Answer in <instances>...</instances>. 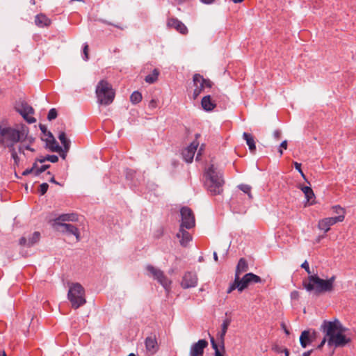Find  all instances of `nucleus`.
Instances as JSON below:
<instances>
[{
	"label": "nucleus",
	"instance_id": "obj_35",
	"mask_svg": "<svg viewBox=\"0 0 356 356\" xmlns=\"http://www.w3.org/2000/svg\"><path fill=\"white\" fill-rule=\"evenodd\" d=\"M40 238V233L39 232H35L32 236L29 238L27 247H31L36 243H38Z\"/></svg>",
	"mask_w": 356,
	"mask_h": 356
},
{
	"label": "nucleus",
	"instance_id": "obj_43",
	"mask_svg": "<svg viewBox=\"0 0 356 356\" xmlns=\"http://www.w3.org/2000/svg\"><path fill=\"white\" fill-rule=\"evenodd\" d=\"M83 59L88 60L89 58V48L88 44H85L83 48Z\"/></svg>",
	"mask_w": 356,
	"mask_h": 356
},
{
	"label": "nucleus",
	"instance_id": "obj_38",
	"mask_svg": "<svg viewBox=\"0 0 356 356\" xmlns=\"http://www.w3.org/2000/svg\"><path fill=\"white\" fill-rule=\"evenodd\" d=\"M210 341H211V346H212L213 349L215 350L214 356H224L223 354L222 353H220V351L218 348V346L216 343L214 338L211 336H210Z\"/></svg>",
	"mask_w": 356,
	"mask_h": 356
},
{
	"label": "nucleus",
	"instance_id": "obj_56",
	"mask_svg": "<svg viewBox=\"0 0 356 356\" xmlns=\"http://www.w3.org/2000/svg\"><path fill=\"white\" fill-rule=\"evenodd\" d=\"M282 327L284 331V332L286 334H289V330H288L286 325H285V323H282Z\"/></svg>",
	"mask_w": 356,
	"mask_h": 356
},
{
	"label": "nucleus",
	"instance_id": "obj_5",
	"mask_svg": "<svg viewBox=\"0 0 356 356\" xmlns=\"http://www.w3.org/2000/svg\"><path fill=\"white\" fill-rule=\"evenodd\" d=\"M95 92L97 102L104 106L111 104L113 102L115 95L111 84L106 80H101L97 83Z\"/></svg>",
	"mask_w": 356,
	"mask_h": 356
},
{
	"label": "nucleus",
	"instance_id": "obj_21",
	"mask_svg": "<svg viewBox=\"0 0 356 356\" xmlns=\"http://www.w3.org/2000/svg\"><path fill=\"white\" fill-rule=\"evenodd\" d=\"M186 228L179 227V232L177 234V237L180 238L179 243L181 246L186 247L188 243L192 240L191 234L185 230Z\"/></svg>",
	"mask_w": 356,
	"mask_h": 356
},
{
	"label": "nucleus",
	"instance_id": "obj_22",
	"mask_svg": "<svg viewBox=\"0 0 356 356\" xmlns=\"http://www.w3.org/2000/svg\"><path fill=\"white\" fill-rule=\"evenodd\" d=\"M48 137L50 139H46L47 147L53 152H60L62 151V147L59 146L51 132H48Z\"/></svg>",
	"mask_w": 356,
	"mask_h": 356
},
{
	"label": "nucleus",
	"instance_id": "obj_42",
	"mask_svg": "<svg viewBox=\"0 0 356 356\" xmlns=\"http://www.w3.org/2000/svg\"><path fill=\"white\" fill-rule=\"evenodd\" d=\"M50 168V165H43L40 168H38L37 170L34 171V175L35 176H38L42 172H44L46 170Z\"/></svg>",
	"mask_w": 356,
	"mask_h": 356
},
{
	"label": "nucleus",
	"instance_id": "obj_33",
	"mask_svg": "<svg viewBox=\"0 0 356 356\" xmlns=\"http://www.w3.org/2000/svg\"><path fill=\"white\" fill-rule=\"evenodd\" d=\"M46 161L51 163H56L58 161V157L56 155H47L46 156H40L36 159V162L44 163Z\"/></svg>",
	"mask_w": 356,
	"mask_h": 356
},
{
	"label": "nucleus",
	"instance_id": "obj_39",
	"mask_svg": "<svg viewBox=\"0 0 356 356\" xmlns=\"http://www.w3.org/2000/svg\"><path fill=\"white\" fill-rule=\"evenodd\" d=\"M58 113L56 108H51L47 115V119L49 120H54L57 118Z\"/></svg>",
	"mask_w": 356,
	"mask_h": 356
},
{
	"label": "nucleus",
	"instance_id": "obj_37",
	"mask_svg": "<svg viewBox=\"0 0 356 356\" xmlns=\"http://www.w3.org/2000/svg\"><path fill=\"white\" fill-rule=\"evenodd\" d=\"M238 187L244 193L248 195L249 200H252L253 198L252 195L251 193L252 188L250 186L247 184H241Z\"/></svg>",
	"mask_w": 356,
	"mask_h": 356
},
{
	"label": "nucleus",
	"instance_id": "obj_9",
	"mask_svg": "<svg viewBox=\"0 0 356 356\" xmlns=\"http://www.w3.org/2000/svg\"><path fill=\"white\" fill-rule=\"evenodd\" d=\"M181 224L180 227L190 229L195 226V218L192 209L188 207H183L180 209Z\"/></svg>",
	"mask_w": 356,
	"mask_h": 356
},
{
	"label": "nucleus",
	"instance_id": "obj_50",
	"mask_svg": "<svg viewBox=\"0 0 356 356\" xmlns=\"http://www.w3.org/2000/svg\"><path fill=\"white\" fill-rule=\"evenodd\" d=\"M149 106L152 108H155L157 106V102L156 99H152L149 103Z\"/></svg>",
	"mask_w": 356,
	"mask_h": 356
},
{
	"label": "nucleus",
	"instance_id": "obj_6",
	"mask_svg": "<svg viewBox=\"0 0 356 356\" xmlns=\"http://www.w3.org/2000/svg\"><path fill=\"white\" fill-rule=\"evenodd\" d=\"M67 298L71 302L72 308L75 309L86 304V292L81 284L72 283L70 286Z\"/></svg>",
	"mask_w": 356,
	"mask_h": 356
},
{
	"label": "nucleus",
	"instance_id": "obj_20",
	"mask_svg": "<svg viewBox=\"0 0 356 356\" xmlns=\"http://www.w3.org/2000/svg\"><path fill=\"white\" fill-rule=\"evenodd\" d=\"M339 220L340 218L335 219L333 217L323 218L318 222V228L326 233L330 230V227L339 222Z\"/></svg>",
	"mask_w": 356,
	"mask_h": 356
},
{
	"label": "nucleus",
	"instance_id": "obj_51",
	"mask_svg": "<svg viewBox=\"0 0 356 356\" xmlns=\"http://www.w3.org/2000/svg\"><path fill=\"white\" fill-rule=\"evenodd\" d=\"M28 241H27V239H26L25 237H22V238L19 239V244H20L21 245L27 246Z\"/></svg>",
	"mask_w": 356,
	"mask_h": 356
},
{
	"label": "nucleus",
	"instance_id": "obj_64",
	"mask_svg": "<svg viewBox=\"0 0 356 356\" xmlns=\"http://www.w3.org/2000/svg\"><path fill=\"white\" fill-rule=\"evenodd\" d=\"M0 356H7V355H6V353L4 351H3L1 353V354H0Z\"/></svg>",
	"mask_w": 356,
	"mask_h": 356
},
{
	"label": "nucleus",
	"instance_id": "obj_19",
	"mask_svg": "<svg viewBox=\"0 0 356 356\" xmlns=\"http://www.w3.org/2000/svg\"><path fill=\"white\" fill-rule=\"evenodd\" d=\"M57 225L60 226L63 228L61 232H66L68 234H72L76 236V241H79L80 240V233L79 231V229L72 225V224H67V223H63V222H57Z\"/></svg>",
	"mask_w": 356,
	"mask_h": 356
},
{
	"label": "nucleus",
	"instance_id": "obj_53",
	"mask_svg": "<svg viewBox=\"0 0 356 356\" xmlns=\"http://www.w3.org/2000/svg\"><path fill=\"white\" fill-rule=\"evenodd\" d=\"M298 298V292L296 291L291 292V299H296Z\"/></svg>",
	"mask_w": 356,
	"mask_h": 356
},
{
	"label": "nucleus",
	"instance_id": "obj_41",
	"mask_svg": "<svg viewBox=\"0 0 356 356\" xmlns=\"http://www.w3.org/2000/svg\"><path fill=\"white\" fill-rule=\"evenodd\" d=\"M49 188V185L47 183H42L39 186V193L41 195H44Z\"/></svg>",
	"mask_w": 356,
	"mask_h": 356
},
{
	"label": "nucleus",
	"instance_id": "obj_58",
	"mask_svg": "<svg viewBox=\"0 0 356 356\" xmlns=\"http://www.w3.org/2000/svg\"><path fill=\"white\" fill-rule=\"evenodd\" d=\"M49 181L51 182V183H54L55 184L60 185V184L58 181H56L54 175L51 176V179H49Z\"/></svg>",
	"mask_w": 356,
	"mask_h": 356
},
{
	"label": "nucleus",
	"instance_id": "obj_13",
	"mask_svg": "<svg viewBox=\"0 0 356 356\" xmlns=\"http://www.w3.org/2000/svg\"><path fill=\"white\" fill-rule=\"evenodd\" d=\"M145 345L147 354L149 355L155 354L159 348L156 334H151L149 336L146 337L145 340Z\"/></svg>",
	"mask_w": 356,
	"mask_h": 356
},
{
	"label": "nucleus",
	"instance_id": "obj_36",
	"mask_svg": "<svg viewBox=\"0 0 356 356\" xmlns=\"http://www.w3.org/2000/svg\"><path fill=\"white\" fill-rule=\"evenodd\" d=\"M143 99L142 95L138 91L134 92L130 96V101L132 104H136L141 102Z\"/></svg>",
	"mask_w": 356,
	"mask_h": 356
},
{
	"label": "nucleus",
	"instance_id": "obj_27",
	"mask_svg": "<svg viewBox=\"0 0 356 356\" xmlns=\"http://www.w3.org/2000/svg\"><path fill=\"white\" fill-rule=\"evenodd\" d=\"M243 139L246 141L249 149L254 153L256 151V145L254 136L248 133L244 132L243 134Z\"/></svg>",
	"mask_w": 356,
	"mask_h": 356
},
{
	"label": "nucleus",
	"instance_id": "obj_40",
	"mask_svg": "<svg viewBox=\"0 0 356 356\" xmlns=\"http://www.w3.org/2000/svg\"><path fill=\"white\" fill-rule=\"evenodd\" d=\"M273 349L277 352V353H284L285 356H289V351L287 348H282V347L279 346L278 345H275L273 347Z\"/></svg>",
	"mask_w": 356,
	"mask_h": 356
},
{
	"label": "nucleus",
	"instance_id": "obj_26",
	"mask_svg": "<svg viewBox=\"0 0 356 356\" xmlns=\"http://www.w3.org/2000/svg\"><path fill=\"white\" fill-rule=\"evenodd\" d=\"M248 270V264L247 261L244 258H241L236 266L235 277H240L242 273H245Z\"/></svg>",
	"mask_w": 356,
	"mask_h": 356
},
{
	"label": "nucleus",
	"instance_id": "obj_30",
	"mask_svg": "<svg viewBox=\"0 0 356 356\" xmlns=\"http://www.w3.org/2000/svg\"><path fill=\"white\" fill-rule=\"evenodd\" d=\"M333 212L335 213L337 216H334L335 219L340 218L339 222L343 221L345 218V209L340 207L339 205H335L332 207Z\"/></svg>",
	"mask_w": 356,
	"mask_h": 356
},
{
	"label": "nucleus",
	"instance_id": "obj_34",
	"mask_svg": "<svg viewBox=\"0 0 356 356\" xmlns=\"http://www.w3.org/2000/svg\"><path fill=\"white\" fill-rule=\"evenodd\" d=\"M9 149V152L10 153L11 158L14 161V165L18 166L19 165L20 159L18 156L17 152L15 146H12V147H8Z\"/></svg>",
	"mask_w": 356,
	"mask_h": 356
},
{
	"label": "nucleus",
	"instance_id": "obj_54",
	"mask_svg": "<svg viewBox=\"0 0 356 356\" xmlns=\"http://www.w3.org/2000/svg\"><path fill=\"white\" fill-rule=\"evenodd\" d=\"M67 152H65V148H63V149L62 148V151H61L60 152H59V153H60V156H61L63 159H65L66 155H67Z\"/></svg>",
	"mask_w": 356,
	"mask_h": 356
},
{
	"label": "nucleus",
	"instance_id": "obj_10",
	"mask_svg": "<svg viewBox=\"0 0 356 356\" xmlns=\"http://www.w3.org/2000/svg\"><path fill=\"white\" fill-rule=\"evenodd\" d=\"M146 269L165 289L170 287L171 281L165 275L161 270L152 265H147Z\"/></svg>",
	"mask_w": 356,
	"mask_h": 356
},
{
	"label": "nucleus",
	"instance_id": "obj_63",
	"mask_svg": "<svg viewBox=\"0 0 356 356\" xmlns=\"http://www.w3.org/2000/svg\"><path fill=\"white\" fill-rule=\"evenodd\" d=\"M200 134H195V140L197 141V139H198V138H200Z\"/></svg>",
	"mask_w": 356,
	"mask_h": 356
},
{
	"label": "nucleus",
	"instance_id": "obj_46",
	"mask_svg": "<svg viewBox=\"0 0 356 356\" xmlns=\"http://www.w3.org/2000/svg\"><path fill=\"white\" fill-rule=\"evenodd\" d=\"M287 147H288V142L287 140H284L281 144H280V146L279 147V152H280V154L282 155V149H287Z\"/></svg>",
	"mask_w": 356,
	"mask_h": 356
},
{
	"label": "nucleus",
	"instance_id": "obj_52",
	"mask_svg": "<svg viewBox=\"0 0 356 356\" xmlns=\"http://www.w3.org/2000/svg\"><path fill=\"white\" fill-rule=\"evenodd\" d=\"M31 173H33V171L32 170L31 168H27L23 172H22V175L23 176H27L29 175V174Z\"/></svg>",
	"mask_w": 356,
	"mask_h": 356
},
{
	"label": "nucleus",
	"instance_id": "obj_16",
	"mask_svg": "<svg viewBox=\"0 0 356 356\" xmlns=\"http://www.w3.org/2000/svg\"><path fill=\"white\" fill-rule=\"evenodd\" d=\"M198 146L199 142L193 140L190 145L183 151L182 156L185 161L187 163H191L193 161L195 153Z\"/></svg>",
	"mask_w": 356,
	"mask_h": 356
},
{
	"label": "nucleus",
	"instance_id": "obj_2",
	"mask_svg": "<svg viewBox=\"0 0 356 356\" xmlns=\"http://www.w3.org/2000/svg\"><path fill=\"white\" fill-rule=\"evenodd\" d=\"M28 134L29 129L24 124H17L14 127L0 125V145L4 148L12 147L26 138Z\"/></svg>",
	"mask_w": 356,
	"mask_h": 356
},
{
	"label": "nucleus",
	"instance_id": "obj_14",
	"mask_svg": "<svg viewBox=\"0 0 356 356\" xmlns=\"http://www.w3.org/2000/svg\"><path fill=\"white\" fill-rule=\"evenodd\" d=\"M167 26L173 29L182 35H186L188 32L186 25L175 17H170L167 20Z\"/></svg>",
	"mask_w": 356,
	"mask_h": 356
},
{
	"label": "nucleus",
	"instance_id": "obj_55",
	"mask_svg": "<svg viewBox=\"0 0 356 356\" xmlns=\"http://www.w3.org/2000/svg\"><path fill=\"white\" fill-rule=\"evenodd\" d=\"M108 24L112 25V26H115V27H116V28H118V29H119L120 30H123L124 29V26H122L120 24H112V23H108Z\"/></svg>",
	"mask_w": 356,
	"mask_h": 356
},
{
	"label": "nucleus",
	"instance_id": "obj_12",
	"mask_svg": "<svg viewBox=\"0 0 356 356\" xmlns=\"http://www.w3.org/2000/svg\"><path fill=\"white\" fill-rule=\"evenodd\" d=\"M197 284V276L195 273L186 272L182 277L181 286L183 289L195 287Z\"/></svg>",
	"mask_w": 356,
	"mask_h": 356
},
{
	"label": "nucleus",
	"instance_id": "obj_32",
	"mask_svg": "<svg viewBox=\"0 0 356 356\" xmlns=\"http://www.w3.org/2000/svg\"><path fill=\"white\" fill-rule=\"evenodd\" d=\"M58 139L60 143L63 144L65 152H68L70 147V140H68L66 137V134L64 131H60L58 135Z\"/></svg>",
	"mask_w": 356,
	"mask_h": 356
},
{
	"label": "nucleus",
	"instance_id": "obj_4",
	"mask_svg": "<svg viewBox=\"0 0 356 356\" xmlns=\"http://www.w3.org/2000/svg\"><path fill=\"white\" fill-rule=\"evenodd\" d=\"M334 280V276L325 280L321 279L317 275L314 274L309 275L307 281L303 282V286L307 291H313L314 294L318 295L332 291Z\"/></svg>",
	"mask_w": 356,
	"mask_h": 356
},
{
	"label": "nucleus",
	"instance_id": "obj_61",
	"mask_svg": "<svg viewBox=\"0 0 356 356\" xmlns=\"http://www.w3.org/2000/svg\"><path fill=\"white\" fill-rule=\"evenodd\" d=\"M234 3H239L243 2L244 0H232Z\"/></svg>",
	"mask_w": 356,
	"mask_h": 356
},
{
	"label": "nucleus",
	"instance_id": "obj_29",
	"mask_svg": "<svg viewBox=\"0 0 356 356\" xmlns=\"http://www.w3.org/2000/svg\"><path fill=\"white\" fill-rule=\"evenodd\" d=\"M301 189L305 194L307 201L310 204H313L315 195L312 189L309 186H303Z\"/></svg>",
	"mask_w": 356,
	"mask_h": 356
},
{
	"label": "nucleus",
	"instance_id": "obj_8",
	"mask_svg": "<svg viewBox=\"0 0 356 356\" xmlns=\"http://www.w3.org/2000/svg\"><path fill=\"white\" fill-rule=\"evenodd\" d=\"M194 90L193 92V99H195L204 91L206 88H211L213 82L209 79H206L200 74H195L193 77Z\"/></svg>",
	"mask_w": 356,
	"mask_h": 356
},
{
	"label": "nucleus",
	"instance_id": "obj_47",
	"mask_svg": "<svg viewBox=\"0 0 356 356\" xmlns=\"http://www.w3.org/2000/svg\"><path fill=\"white\" fill-rule=\"evenodd\" d=\"M301 267L302 268H304L309 275H312V272L310 271L309 264H308V262L307 261H305L301 264Z\"/></svg>",
	"mask_w": 356,
	"mask_h": 356
},
{
	"label": "nucleus",
	"instance_id": "obj_3",
	"mask_svg": "<svg viewBox=\"0 0 356 356\" xmlns=\"http://www.w3.org/2000/svg\"><path fill=\"white\" fill-rule=\"evenodd\" d=\"M204 186L211 195H220L223 192L222 173L211 164L204 173Z\"/></svg>",
	"mask_w": 356,
	"mask_h": 356
},
{
	"label": "nucleus",
	"instance_id": "obj_18",
	"mask_svg": "<svg viewBox=\"0 0 356 356\" xmlns=\"http://www.w3.org/2000/svg\"><path fill=\"white\" fill-rule=\"evenodd\" d=\"M230 323V318L225 319L221 325V331L217 334V339L219 341V343L221 346V349L222 350L223 353L225 352V336L227 332V329Z\"/></svg>",
	"mask_w": 356,
	"mask_h": 356
},
{
	"label": "nucleus",
	"instance_id": "obj_23",
	"mask_svg": "<svg viewBox=\"0 0 356 356\" xmlns=\"http://www.w3.org/2000/svg\"><path fill=\"white\" fill-rule=\"evenodd\" d=\"M35 24L40 28L48 27L51 24V21L44 14L40 13L35 16Z\"/></svg>",
	"mask_w": 356,
	"mask_h": 356
},
{
	"label": "nucleus",
	"instance_id": "obj_45",
	"mask_svg": "<svg viewBox=\"0 0 356 356\" xmlns=\"http://www.w3.org/2000/svg\"><path fill=\"white\" fill-rule=\"evenodd\" d=\"M23 142H26V143L33 145V143L35 142V138H33L31 136H29V134H28L26 138L20 141V143H23Z\"/></svg>",
	"mask_w": 356,
	"mask_h": 356
},
{
	"label": "nucleus",
	"instance_id": "obj_24",
	"mask_svg": "<svg viewBox=\"0 0 356 356\" xmlns=\"http://www.w3.org/2000/svg\"><path fill=\"white\" fill-rule=\"evenodd\" d=\"M201 104L203 109L207 111H211L216 106L215 102L211 100L210 95L204 96L202 99Z\"/></svg>",
	"mask_w": 356,
	"mask_h": 356
},
{
	"label": "nucleus",
	"instance_id": "obj_28",
	"mask_svg": "<svg viewBox=\"0 0 356 356\" xmlns=\"http://www.w3.org/2000/svg\"><path fill=\"white\" fill-rule=\"evenodd\" d=\"M25 150L35 152V149L32 147V145L26 143V142L20 143L17 147V151L19 154H23L25 157H29V155L25 152Z\"/></svg>",
	"mask_w": 356,
	"mask_h": 356
},
{
	"label": "nucleus",
	"instance_id": "obj_25",
	"mask_svg": "<svg viewBox=\"0 0 356 356\" xmlns=\"http://www.w3.org/2000/svg\"><path fill=\"white\" fill-rule=\"evenodd\" d=\"M78 220L77 215L75 213H66L60 215L54 220V226L57 225V222L65 221H76Z\"/></svg>",
	"mask_w": 356,
	"mask_h": 356
},
{
	"label": "nucleus",
	"instance_id": "obj_60",
	"mask_svg": "<svg viewBox=\"0 0 356 356\" xmlns=\"http://www.w3.org/2000/svg\"><path fill=\"white\" fill-rule=\"evenodd\" d=\"M202 2L206 4H210L213 3L215 0H200Z\"/></svg>",
	"mask_w": 356,
	"mask_h": 356
},
{
	"label": "nucleus",
	"instance_id": "obj_15",
	"mask_svg": "<svg viewBox=\"0 0 356 356\" xmlns=\"http://www.w3.org/2000/svg\"><path fill=\"white\" fill-rule=\"evenodd\" d=\"M316 332L315 330H307L302 331L299 339L300 346L305 348L316 339Z\"/></svg>",
	"mask_w": 356,
	"mask_h": 356
},
{
	"label": "nucleus",
	"instance_id": "obj_11",
	"mask_svg": "<svg viewBox=\"0 0 356 356\" xmlns=\"http://www.w3.org/2000/svg\"><path fill=\"white\" fill-rule=\"evenodd\" d=\"M16 111L23 117V118L29 124L36 121L35 118L29 115L34 113L33 108L26 102H21L15 106Z\"/></svg>",
	"mask_w": 356,
	"mask_h": 356
},
{
	"label": "nucleus",
	"instance_id": "obj_44",
	"mask_svg": "<svg viewBox=\"0 0 356 356\" xmlns=\"http://www.w3.org/2000/svg\"><path fill=\"white\" fill-rule=\"evenodd\" d=\"M301 163H299L298 162H294V166H295V168L298 171V172L301 175V176L302 177V178L306 180V178H305V174L303 173L302 170V168H301Z\"/></svg>",
	"mask_w": 356,
	"mask_h": 356
},
{
	"label": "nucleus",
	"instance_id": "obj_49",
	"mask_svg": "<svg viewBox=\"0 0 356 356\" xmlns=\"http://www.w3.org/2000/svg\"><path fill=\"white\" fill-rule=\"evenodd\" d=\"M326 342L327 343V337H326V334H325V337L322 339L320 344L317 346V348L321 349Z\"/></svg>",
	"mask_w": 356,
	"mask_h": 356
},
{
	"label": "nucleus",
	"instance_id": "obj_7",
	"mask_svg": "<svg viewBox=\"0 0 356 356\" xmlns=\"http://www.w3.org/2000/svg\"><path fill=\"white\" fill-rule=\"evenodd\" d=\"M261 278L259 276L252 273L245 274L241 280H240V277L236 276L234 282L227 290V293H230L236 289H237L239 292H242L250 284L261 283Z\"/></svg>",
	"mask_w": 356,
	"mask_h": 356
},
{
	"label": "nucleus",
	"instance_id": "obj_31",
	"mask_svg": "<svg viewBox=\"0 0 356 356\" xmlns=\"http://www.w3.org/2000/svg\"><path fill=\"white\" fill-rule=\"evenodd\" d=\"M160 72L158 69H154L152 74H148L145 76V81L146 83L149 84L155 83L158 80V77Z\"/></svg>",
	"mask_w": 356,
	"mask_h": 356
},
{
	"label": "nucleus",
	"instance_id": "obj_1",
	"mask_svg": "<svg viewBox=\"0 0 356 356\" xmlns=\"http://www.w3.org/2000/svg\"><path fill=\"white\" fill-rule=\"evenodd\" d=\"M321 330L327 337V346L330 347H343L350 341V339L346 336L348 329L337 318L324 321L321 325Z\"/></svg>",
	"mask_w": 356,
	"mask_h": 356
},
{
	"label": "nucleus",
	"instance_id": "obj_59",
	"mask_svg": "<svg viewBox=\"0 0 356 356\" xmlns=\"http://www.w3.org/2000/svg\"><path fill=\"white\" fill-rule=\"evenodd\" d=\"M312 352H313V350H310L306 351V352L303 353L302 356H309L312 354Z\"/></svg>",
	"mask_w": 356,
	"mask_h": 356
},
{
	"label": "nucleus",
	"instance_id": "obj_57",
	"mask_svg": "<svg viewBox=\"0 0 356 356\" xmlns=\"http://www.w3.org/2000/svg\"><path fill=\"white\" fill-rule=\"evenodd\" d=\"M38 168V162H36V160H35V162L33 163L31 169L34 172Z\"/></svg>",
	"mask_w": 356,
	"mask_h": 356
},
{
	"label": "nucleus",
	"instance_id": "obj_17",
	"mask_svg": "<svg viewBox=\"0 0 356 356\" xmlns=\"http://www.w3.org/2000/svg\"><path fill=\"white\" fill-rule=\"evenodd\" d=\"M208 346V342L205 339H200L197 343L191 346L190 355L191 356H202L204 350Z\"/></svg>",
	"mask_w": 356,
	"mask_h": 356
},
{
	"label": "nucleus",
	"instance_id": "obj_48",
	"mask_svg": "<svg viewBox=\"0 0 356 356\" xmlns=\"http://www.w3.org/2000/svg\"><path fill=\"white\" fill-rule=\"evenodd\" d=\"M40 129L41 130V131L46 136H48V131H47V127L44 125V124H40Z\"/></svg>",
	"mask_w": 356,
	"mask_h": 356
},
{
	"label": "nucleus",
	"instance_id": "obj_62",
	"mask_svg": "<svg viewBox=\"0 0 356 356\" xmlns=\"http://www.w3.org/2000/svg\"><path fill=\"white\" fill-rule=\"evenodd\" d=\"M213 258H214V260H215L216 261H218V255H217V253H216V252H214V253H213Z\"/></svg>",
	"mask_w": 356,
	"mask_h": 356
}]
</instances>
